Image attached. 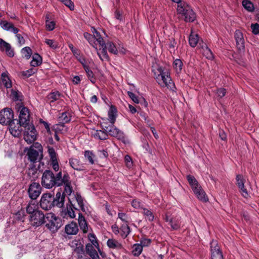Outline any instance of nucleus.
<instances>
[{
    "label": "nucleus",
    "mask_w": 259,
    "mask_h": 259,
    "mask_svg": "<svg viewBox=\"0 0 259 259\" xmlns=\"http://www.w3.org/2000/svg\"><path fill=\"white\" fill-rule=\"evenodd\" d=\"M171 1L178 4L177 12L184 16L185 21L193 22L195 20L196 14L189 5L181 0Z\"/></svg>",
    "instance_id": "f257e3e1"
},
{
    "label": "nucleus",
    "mask_w": 259,
    "mask_h": 259,
    "mask_svg": "<svg viewBox=\"0 0 259 259\" xmlns=\"http://www.w3.org/2000/svg\"><path fill=\"white\" fill-rule=\"evenodd\" d=\"M60 174L54 175L53 172L50 170H46L44 172L41 178V184L42 186L50 189L54 186H59Z\"/></svg>",
    "instance_id": "f03ea898"
},
{
    "label": "nucleus",
    "mask_w": 259,
    "mask_h": 259,
    "mask_svg": "<svg viewBox=\"0 0 259 259\" xmlns=\"http://www.w3.org/2000/svg\"><path fill=\"white\" fill-rule=\"evenodd\" d=\"M45 223L47 228L53 233L56 232L62 225L61 219L53 213L46 215Z\"/></svg>",
    "instance_id": "7ed1b4c3"
},
{
    "label": "nucleus",
    "mask_w": 259,
    "mask_h": 259,
    "mask_svg": "<svg viewBox=\"0 0 259 259\" xmlns=\"http://www.w3.org/2000/svg\"><path fill=\"white\" fill-rule=\"evenodd\" d=\"M92 32L93 35L91 34L85 32L83 34L84 38L89 41L90 44L92 45L94 48L97 49V46L98 44L99 45H103L105 41L103 40L100 32L98 31L95 28H92Z\"/></svg>",
    "instance_id": "20e7f679"
},
{
    "label": "nucleus",
    "mask_w": 259,
    "mask_h": 259,
    "mask_svg": "<svg viewBox=\"0 0 259 259\" xmlns=\"http://www.w3.org/2000/svg\"><path fill=\"white\" fill-rule=\"evenodd\" d=\"M164 69H163V83H164L165 87L172 94L176 93V87L174 82L172 80L170 76V66L169 65L166 64L164 66Z\"/></svg>",
    "instance_id": "39448f33"
},
{
    "label": "nucleus",
    "mask_w": 259,
    "mask_h": 259,
    "mask_svg": "<svg viewBox=\"0 0 259 259\" xmlns=\"http://www.w3.org/2000/svg\"><path fill=\"white\" fill-rule=\"evenodd\" d=\"M24 128V139L29 144L33 143L36 139V131L33 124H28L23 126Z\"/></svg>",
    "instance_id": "423d86ee"
},
{
    "label": "nucleus",
    "mask_w": 259,
    "mask_h": 259,
    "mask_svg": "<svg viewBox=\"0 0 259 259\" xmlns=\"http://www.w3.org/2000/svg\"><path fill=\"white\" fill-rule=\"evenodd\" d=\"M14 119V113L10 108H6L0 111V123L8 125L11 123Z\"/></svg>",
    "instance_id": "0eeeda50"
},
{
    "label": "nucleus",
    "mask_w": 259,
    "mask_h": 259,
    "mask_svg": "<svg viewBox=\"0 0 259 259\" xmlns=\"http://www.w3.org/2000/svg\"><path fill=\"white\" fill-rule=\"evenodd\" d=\"M31 225L34 227H38L44 224L46 215L42 211H36L34 214L29 216Z\"/></svg>",
    "instance_id": "6e6552de"
},
{
    "label": "nucleus",
    "mask_w": 259,
    "mask_h": 259,
    "mask_svg": "<svg viewBox=\"0 0 259 259\" xmlns=\"http://www.w3.org/2000/svg\"><path fill=\"white\" fill-rule=\"evenodd\" d=\"M18 111L19 112V122L23 126L29 124V112L27 108L23 105L17 107Z\"/></svg>",
    "instance_id": "1a4fd4ad"
},
{
    "label": "nucleus",
    "mask_w": 259,
    "mask_h": 259,
    "mask_svg": "<svg viewBox=\"0 0 259 259\" xmlns=\"http://www.w3.org/2000/svg\"><path fill=\"white\" fill-rule=\"evenodd\" d=\"M74 209H77L69 201V202L66 204V207L62 208L60 212V215L64 219H74L75 217Z\"/></svg>",
    "instance_id": "9d476101"
},
{
    "label": "nucleus",
    "mask_w": 259,
    "mask_h": 259,
    "mask_svg": "<svg viewBox=\"0 0 259 259\" xmlns=\"http://www.w3.org/2000/svg\"><path fill=\"white\" fill-rule=\"evenodd\" d=\"M54 196L50 193L44 194L41 196L40 205L44 210H49L53 206Z\"/></svg>",
    "instance_id": "9b49d317"
},
{
    "label": "nucleus",
    "mask_w": 259,
    "mask_h": 259,
    "mask_svg": "<svg viewBox=\"0 0 259 259\" xmlns=\"http://www.w3.org/2000/svg\"><path fill=\"white\" fill-rule=\"evenodd\" d=\"M9 131L11 135L14 137H19L21 135L23 125L17 119H13L10 123Z\"/></svg>",
    "instance_id": "f8f14e48"
},
{
    "label": "nucleus",
    "mask_w": 259,
    "mask_h": 259,
    "mask_svg": "<svg viewBox=\"0 0 259 259\" xmlns=\"http://www.w3.org/2000/svg\"><path fill=\"white\" fill-rule=\"evenodd\" d=\"M211 259H224L222 252L217 240H212L210 243Z\"/></svg>",
    "instance_id": "ddd939ff"
},
{
    "label": "nucleus",
    "mask_w": 259,
    "mask_h": 259,
    "mask_svg": "<svg viewBox=\"0 0 259 259\" xmlns=\"http://www.w3.org/2000/svg\"><path fill=\"white\" fill-rule=\"evenodd\" d=\"M41 188L39 183L34 182L32 183L28 189V193L30 198L33 200L36 199L41 193Z\"/></svg>",
    "instance_id": "4468645a"
},
{
    "label": "nucleus",
    "mask_w": 259,
    "mask_h": 259,
    "mask_svg": "<svg viewBox=\"0 0 259 259\" xmlns=\"http://www.w3.org/2000/svg\"><path fill=\"white\" fill-rule=\"evenodd\" d=\"M166 221L168 223L171 228L174 230H177L180 227V222L179 218L175 215V214L169 215L168 213L166 214Z\"/></svg>",
    "instance_id": "2eb2a0df"
},
{
    "label": "nucleus",
    "mask_w": 259,
    "mask_h": 259,
    "mask_svg": "<svg viewBox=\"0 0 259 259\" xmlns=\"http://www.w3.org/2000/svg\"><path fill=\"white\" fill-rule=\"evenodd\" d=\"M152 72L154 78L159 84H161L162 81V68L157 62L153 63L152 65Z\"/></svg>",
    "instance_id": "dca6fc26"
},
{
    "label": "nucleus",
    "mask_w": 259,
    "mask_h": 259,
    "mask_svg": "<svg viewBox=\"0 0 259 259\" xmlns=\"http://www.w3.org/2000/svg\"><path fill=\"white\" fill-rule=\"evenodd\" d=\"M107 133L111 136L115 137L119 140H123L124 139V133L119 130L118 128L114 126V124H111L109 130L108 131Z\"/></svg>",
    "instance_id": "f3484780"
},
{
    "label": "nucleus",
    "mask_w": 259,
    "mask_h": 259,
    "mask_svg": "<svg viewBox=\"0 0 259 259\" xmlns=\"http://www.w3.org/2000/svg\"><path fill=\"white\" fill-rule=\"evenodd\" d=\"M236 47L239 51H242L244 49V40L242 33L239 30H236L234 35Z\"/></svg>",
    "instance_id": "a211bd4d"
},
{
    "label": "nucleus",
    "mask_w": 259,
    "mask_h": 259,
    "mask_svg": "<svg viewBox=\"0 0 259 259\" xmlns=\"http://www.w3.org/2000/svg\"><path fill=\"white\" fill-rule=\"evenodd\" d=\"M197 198L201 201L207 202L208 200L206 194L200 185L192 189Z\"/></svg>",
    "instance_id": "6ab92c4d"
},
{
    "label": "nucleus",
    "mask_w": 259,
    "mask_h": 259,
    "mask_svg": "<svg viewBox=\"0 0 259 259\" xmlns=\"http://www.w3.org/2000/svg\"><path fill=\"white\" fill-rule=\"evenodd\" d=\"M99 46L101 48L98 49L97 47V49H96V50L97 51V54L99 56L100 59L103 61H109V57L107 52V48L105 42L104 43L103 45Z\"/></svg>",
    "instance_id": "aec40b11"
},
{
    "label": "nucleus",
    "mask_w": 259,
    "mask_h": 259,
    "mask_svg": "<svg viewBox=\"0 0 259 259\" xmlns=\"http://www.w3.org/2000/svg\"><path fill=\"white\" fill-rule=\"evenodd\" d=\"M0 49L5 51L7 55L10 57H12L14 55V51L11 45L2 38H0Z\"/></svg>",
    "instance_id": "412c9836"
},
{
    "label": "nucleus",
    "mask_w": 259,
    "mask_h": 259,
    "mask_svg": "<svg viewBox=\"0 0 259 259\" xmlns=\"http://www.w3.org/2000/svg\"><path fill=\"white\" fill-rule=\"evenodd\" d=\"M0 25L5 30L12 32L14 34H17L19 31V29L15 27L13 23L7 21H2Z\"/></svg>",
    "instance_id": "4be33fe9"
},
{
    "label": "nucleus",
    "mask_w": 259,
    "mask_h": 259,
    "mask_svg": "<svg viewBox=\"0 0 259 259\" xmlns=\"http://www.w3.org/2000/svg\"><path fill=\"white\" fill-rule=\"evenodd\" d=\"M65 195L61 192H58L56 193L55 197H54L53 206H56L58 207L62 208L64 204Z\"/></svg>",
    "instance_id": "5701e85b"
},
{
    "label": "nucleus",
    "mask_w": 259,
    "mask_h": 259,
    "mask_svg": "<svg viewBox=\"0 0 259 259\" xmlns=\"http://www.w3.org/2000/svg\"><path fill=\"white\" fill-rule=\"evenodd\" d=\"M237 184L240 189V192L241 195L245 198H247L248 196L247 190L244 187V180L241 176L238 175L236 177Z\"/></svg>",
    "instance_id": "b1692460"
},
{
    "label": "nucleus",
    "mask_w": 259,
    "mask_h": 259,
    "mask_svg": "<svg viewBox=\"0 0 259 259\" xmlns=\"http://www.w3.org/2000/svg\"><path fill=\"white\" fill-rule=\"evenodd\" d=\"M95 247L93 244L90 243L87 244L85 246L86 253L90 256V258L98 259L100 257Z\"/></svg>",
    "instance_id": "393cba45"
},
{
    "label": "nucleus",
    "mask_w": 259,
    "mask_h": 259,
    "mask_svg": "<svg viewBox=\"0 0 259 259\" xmlns=\"http://www.w3.org/2000/svg\"><path fill=\"white\" fill-rule=\"evenodd\" d=\"M11 97L12 99L16 102H18L17 107L23 105L22 100L23 99L22 93L18 90H12L11 92Z\"/></svg>",
    "instance_id": "a878e982"
},
{
    "label": "nucleus",
    "mask_w": 259,
    "mask_h": 259,
    "mask_svg": "<svg viewBox=\"0 0 259 259\" xmlns=\"http://www.w3.org/2000/svg\"><path fill=\"white\" fill-rule=\"evenodd\" d=\"M70 165L75 170L82 171L84 169L83 164L77 158H71L69 159Z\"/></svg>",
    "instance_id": "bb28decb"
},
{
    "label": "nucleus",
    "mask_w": 259,
    "mask_h": 259,
    "mask_svg": "<svg viewBox=\"0 0 259 259\" xmlns=\"http://www.w3.org/2000/svg\"><path fill=\"white\" fill-rule=\"evenodd\" d=\"M65 229L66 233L69 235L76 234L78 231L77 224L74 222H71L70 224L67 225Z\"/></svg>",
    "instance_id": "cd10ccee"
},
{
    "label": "nucleus",
    "mask_w": 259,
    "mask_h": 259,
    "mask_svg": "<svg viewBox=\"0 0 259 259\" xmlns=\"http://www.w3.org/2000/svg\"><path fill=\"white\" fill-rule=\"evenodd\" d=\"M189 41L190 45L193 48L195 47L198 43L199 44V45H201L198 35L197 34H195L193 31L191 32V33L190 35Z\"/></svg>",
    "instance_id": "c85d7f7f"
},
{
    "label": "nucleus",
    "mask_w": 259,
    "mask_h": 259,
    "mask_svg": "<svg viewBox=\"0 0 259 259\" xmlns=\"http://www.w3.org/2000/svg\"><path fill=\"white\" fill-rule=\"evenodd\" d=\"M202 49V53L203 55L208 59L211 60L213 58V55L210 49L205 44L202 43L201 45Z\"/></svg>",
    "instance_id": "c756f323"
},
{
    "label": "nucleus",
    "mask_w": 259,
    "mask_h": 259,
    "mask_svg": "<svg viewBox=\"0 0 259 259\" xmlns=\"http://www.w3.org/2000/svg\"><path fill=\"white\" fill-rule=\"evenodd\" d=\"M78 223L80 229L82 230L83 233H86L88 231V227L84 217L80 213L78 214Z\"/></svg>",
    "instance_id": "7c9ffc66"
},
{
    "label": "nucleus",
    "mask_w": 259,
    "mask_h": 259,
    "mask_svg": "<svg viewBox=\"0 0 259 259\" xmlns=\"http://www.w3.org/2000/svg\"><path fill=\"white\" fill-rule=\"evenodd\" d=\"M28 159L32 162H35L38 159V152L33 149L30 148L27 154Z\"/></svg>",
    "instance_id": "2f4dec72"
},
{
    "label": "nucleus",
    "mask_w": 259,
    "mask_h": 259,
    "mask_svg": "<svg viewBox=\"0 0 259 259\" xmlns=\"http://www.w3.org/2000/svg\"><path fill=\"white\" fill-rule=\"evenodd\" d=\"M116 112L117 110L116 108L113 106H111L108 112V117L110 123L113 125L114 124L116 118Z\"/></svg>",
    "instance_id": "473e14b6"
},
{
    "label": "nucleus",
    "mask_w": 259,
    "mask_h": 259,
    "mask_svg": "<svg viewBox=\"0 0 259 259\" xmlns=\"http://www.w3.org/2000/svg\"><path fill=\"white\" fill-rule=\"evenodd\" d=\"M28 176L31 181H35L38 177L37 169L34 166H32L28 169Z\"/></svg>",
    "instance_id": "72a5a7b5"
},
{
    "label": "nucleus",
    "mask_w": 259,
    "mask_h": 259,
    "mask_svg": "<svg viewBox=\"0 0 259 259\" xmlns=\"http://www.w3.org/2000/svg\"><path fill=\"white\" fill-rule=\"evenodd\" d=\"M36 211H39L37 209V204L32 201L29 202L26 207V212L27 213H28L29 215H31V214H34Z\"/></svg>",
    "instance_id": "f704fd0d"
},
{
    "label": "nucleus",
    "mask_w": 259,
    "mask_h": 259,
    "mask_svg": "<svg viewBox=\"0 0 259 259\" xmlns=\"http://www.w3.org/2000/svg\"><path fill=\"white\" fill-rule=\"evenodd\" d=\"M42 62V58L38 54H34L30 62L31 66L36 67L40 65Z\"/></svg>",
    "instance_id": "c9c22d12"
},
{
    "label": "nucleus",
    "mask_w": 259,
    "mask_h": 259,
    "mask_svg": "<svg viewBox=\"0 0 259 259\" xmlns=\"http://www.w3.org/2000/svg\"><path fill=\"white\" fill-rule=\"evenodd\" d=\"M94 137L102 140H104L108 139V134L107 132L102 130H97L94 134Z\"/></svg>",
    "instance_id": "e433bc0d"
},
{
    "label": "nucleus",
    "mask_w": 259,
    "mask_h": 259,
    "mask_svg": "<svg viewBox=\"0 0 259 259\" xmlns=\"http://www.w3.org/2000/svg\"><path fill=\"white\" fill-rule=\"evenodd\" d=\"M107 243L108 246L111 248L120 249L122 248L121 244L115 239H109Z\"/></svg>",
    "instance_id": "4c0bfd02"
},
{
    "label": "nucleus",
    "mask_w": 259,
    "mask_h": 259,
    "mask_svg": "<svg viewBox=\"0 0 259 259\" xmlns=\"http://www.w3.org/2000/svg\"><path fill=\"white\" fill-rule=\"evenodd\" d=\"M60 97V94L59 92L56 91L50 93L47 96V100L51 104L59 99Z\"/></svg>",
    "instance_id": "58836bf2"
},
{
    "label": "nucleus",
    "mask_w": 259,
    "mask_h": 259,
    "mask_svg": "<svg viewBox=\"0 0 259 259\" xmlns=\"http://www.w3.org/2000/svg\"><path fill=\"white\" fill-rule=\"evenodd\" d=\"M71 120V117L69 114L67 112H63L59 117V120L60 123L64 124L66 123L69 122Z\"/></svg>",
    "instance_id": "ea45409f"
},
{
    "label": "nucleus",
    "mask_w": 259,
    "mask_h": 259,
    "mask_svg": "<svg viewBox=\"0 0 259 259\" xmlns=\"http://www.w3.org/2000/svg\"><path fill=\"white\" fill-rule=\"evenodd\" d=\"M57 174H60V176L59 177V180H60V182L59 183V186L62 185L63 184H64V185L70 184V177L68 174H65L63 177L62 176V172L61 171L58 172Z\"/></svg>",
    "instance_id": "a19ab883"
},
{
    "label": "nucleus",
    "mask_w": 259,
    "mask_h": 259,
    "mask_svg": "<svg viewBox=\"0 0 259 259\" xmlns=\"http://www.w3.org/2000/svg\"><path fill=\"white\" fill-rule=\"evenodd\" d=\"M85 159L88 160L91 164H93L95 163V155L91 151H85L84 154Z\"/></svg>",
    "instance_id": "79ce46f5"
},
{
    "label": "nucleus",
    "mask_w": 259,
    "mask_h": 259,
    "mask_svg": "<svg viewBox=\"0 0 259 259\" xmlns=\"http://www.w3.org/2000/svg\"><path fill=\"white\" fill-rule=\"evenodd\" d=\"M132 253L134 256H138L143 250L142 245L140 244H135L132 247Z\"/></svg>",
    "instance_id": "37998d69"
},
{
    "label": "nucleus",
    "mask_w": 259,
    "mask_h": 259,
    "mask_svg": "<svg viewBox=\"0 0 259 259\" xmlns=\"http://www.w3.org/2000/svg\"><path fill=\"white\" fill-rule=\"evenodd\" d=\"M49 15H47L46 16V27L47 30L52 31L55 26V23L53 21H50Z\"/></svg>",
    "instance_id": "c03bdc74"
},
{
    "label": "nucleus",
    "mask_w": 259,
    "mask_h": 259,
    "mask_svg": "<svg viewBox=\"0 0 259 259\" xmlns=\"http://www.w3.org/2000/svg\"><path fill=\"white\" fill-rule=\"evenodd\" d=\"M106 48L108 49L109 52L115 55L118 54L117 49L114 43L111 41H108L106 43Z\"/></svg>",
    "instance_id": "a18cd8bd"
},
{
    "label": "nucleus",
    "mask_w": 259,
    "mask_h": 259,
    "mask_svg": "<svg viewBox=\"0 0 259 259\" xmlns=\"http://www.w3.org/2000/svg\"><path fill=\"white\" fill-rule=\"evenodd\" d=\"M2 81L3 83L7 88H10L12 87L11 82L6 73H2Z\"/></svg>",
    "instance_id": "49530a36"
},
{
    "label": "nucleus",
    "mask_w": 259,
    "mask_h": 259,
    "mask_svg": "<svg viewBox=\"0 0 259 259\" xmlns=\"http://www.w3.org/2000/svg\"><path fill=\"white\" fill-rule=\"evenodd\" d=\"M187 178L192 189L200 185L194 177L191 175H188L187 176Z\"/></svg>",
    "instance_id": "de8ad7c7"
},
{
    "label": "nucleus",
    "mask_w": 259,
    "mask_h": 259,
    "mask_svg": "<svg viewBox=\"0 0 259 259\" xmlns=\"http://www.w3.org/2000/svg\"><path fill=\"white\" fill-rule=\"evenodd\" d=\"M183 64L180 59H177L174 62V67L177 73L181 72L183 68Z\"/></svg>",
    "instance_id": "09e8293b"
},
{
    "label": "nucleus",
    "mask_w": 259,
    "mask_h": 259,
    "mask_svg": "<svg viewBox=\"0 0 259 259\" xmlns=\"http://www.w3.org/2000/svg\"><path fill=\"white\" fill-rule=\"evenodd\" d=\"M242 4L244 9L248 11L252 12L254 10L253 5L251 2L248 0H244L242 1Z\"/></svg>",
    "instance_id": "8fccbe9b"
},
{
    "label": "nucleus",
    "mask_w": 259,
    "mask_h": 259,
    "mask_svg": "<svg viewBox=\"0 0 259 259\" xmlns=\"http://www.w3.org/2000/svg\"><path fill=\"white\" fill-rule=\"evenodd\" d=\"M142 210V213L145 215L146 219L149 221H152L154 219V215L152 212L145 208H143Z\"/></svg>",
    "instance_id": "3c124183"
},
{
    "label": "nucleus",
    "mask_w": 259,
    "mask_h": 259,
    "mask_svg": "<svg viewBox=\"0 0 259 259\" xmlns=\"http://www.w3.org/2000/svg\"><path fill=\"white\" fill-rule=\"evenodd\" d=\"M54 130L55 132L64 133L67 131V127L63 124L59 123L54 125Z\"/></svg>",
    "instance_id": "603ef678"
},
{
    "label": "nucleus",
    "mask_w": 259,
    "mask_h": 259,
    "mask_svg": "<svg viewBox=\"0 0 259 259\" xmlns=\"http://www.w3.org/2000/svg\"><path fill=\"white\" fill-rule=\"evenodd\" d=\"M21 53L27 59H29L32 55V51L28 47L23 48L21 50Z\"/></svg>",
    "instance_id": "864d4df0"
},
{
    "label": "nucleus",
    "mask_w": 259,
    "mask_h": 259,
    "mask_svg": "<svg viewBox=\"0 0 259 259\" xmlns=\"http://www.w3.org/2000/svg\"><path fill=\"white\" fill-rule=\"evenodd\" d=\"M76 201L82 211H85V208L84 207L83 200L80 194H76Z\"/></svg>",
    "instance_id": "5fc2aeb1"
},
{
    "label": "nucleus",
    "mask_w": 259,
    "mask_h": 259,
    "mask_svg": "<svg viewBox=\"0 0 259 259\" xmlns=\"http://www.w3.org/2000/svg\"><path fill=\"white\" fill-rule=\"evenodd\" d=\"M45 42L53 49L55 50L59 47L58 44L53 39H46Z\"/></svg>",
    "instance_id": "6e6d98bb"
},
{
    "label": "nucleus",
    "mask_w": 259,
    "mask_h": 259,
    "mask_svg": "<svg viewBox=\"0 0 259 259\" xmlns=\"http://www.w3.org/2000/svg\"><path fill=\"white\" fill-rule=\"evenodd\" d=\"M120 230L123 233L122 235H124V237H126L130 233V229L127 223H125L123 224L120 228Z\"/></svg>",
    "instance_id": "4d7b16f0"
},
{
    "label": "nucleus",
    "mask_w": 259,
    "mask_h": 259,
    "mask_svg": "<svg viewBox=\"0 0 259 259\" xmlns=\"http://www.w3.org/2000/svg\"><path fill=\"white\" fill-rule=\"evenodd\" d=\"M84 69L87 74L89 78L92 82H95V78L94 76V73L92 70H91L89 67L87 66H84Z\"/></svg>",
    "instance_id": "13d9d810"
},
{
    "label": "nucleus",
    "mask_w": 259,
    "mask_h": 259,
    "mask_svg": "<svg viewBox=\"0 0 259 259\" xmlns=\"http://www.w3.org/2000/svg\"><path fill=\"white\" fill-rule=\"evenodd\" d=\"M118 218L125 223H128L131 221L130 218L125 213L119 212L118 214Z\"/></svg>",
    "instance_id": "bf43d9fd"
},
{
    "label": "nucleus",
    "mask_w": 259,
    "mask_h": 259,
    "mask_svg": "<svg viewBox=\"0 0 259 259\" xmlns=\"http://www.w3.org/2000/svg\"><path fill=\"white\" fill-rule=\"evenodd\" d=\"M48 151L52 161H55L57 159V156L55 149L53 147H48Z\"/></svg>",
    "instance_id": "052dcab7"
},
{
    "label": "nucleus",
    "mask_w": 259,
    "mask_h": 259,
    "mask_svg": "<svg viewBox=\"0 0 259 259\" xmlns=\"http://www.w3.org/2000/svg\"><path fill=\"white\" fill-rule=\"evenodd\" d=\"M36 70L34 68H30L26 71H23L21 72V74L26 77H28L30 76L31 75L33 74Z\"/></svg>",
    "instance_id": "680f3d73"
},
{
    "label": "nucleus",
    "mask_w": 259,
    "mask_h": 259,
    "mask_svg": "<svg viewBox=\"0 0 259 259\" xmlns=\"http://www.w3.org/2000/svg\"><path fill=\"white\" fill-rule=\"evenodd\" d=\"M63 4H64L66 7H68L70 10H74V6L73 3L71 0H59Z\"/></svg>",
    "instance_id": "e2e57ef3"
},
{
    "label": "nucleus",
    "mask_w": 259,
    "mask_h": 259,
    "mask_svg": "<svg viewBox=\"0 0 259 259\" xmlns=\"http://www.w3.org/2000/svg\"><path fill=\"white\" fill-rule=\"evenodd\" d=\"M72 192V189L71 187V183L69 184H65L64 187V190L62 194L64 195H70Z\"/></svg>",
    "instance_id": "0e129e2a"
},
{
    "label": "nucleus",
    "mask_w": 259,
    "mask_h": 259,
    "mask_svg": "<svg viewBox=\"0 0 259 259\" xmlns=\"http://www.w3.org/2000/svg\"><path fill=\"white\" fill-rule=\"evenodd\" d=\"M251 28L253 34H259V24L257 23L252 24L251 25Z\"/></svg>",
    "instance_id": "69168bd1"
},
{
    "label": "nucleus",
    "mask_w": 259,
    "mask_h": 259,
    "mask_svg": "<svg viewBox=\"0 0 259 259\" xmlns=\"http://www.w3.org/2000/svg\"><path fill=\"white\" fill-rule=\"evenodd\" d=\"M132 205L135 208L143 209L142 204L137 200H134L132 202Z\"/></svg>",
    "instance_id": "338daca9"
},
{
    "label": "nucleus",
    "mask_w": 259,
    "mask_h": 259,
    "mask_svg": "<svg viewBox=\"0 0 259 259\" xmlns=\"http://www.w3.org/2000/svg\"><path fill=\"white\" fill-rule=\"evenodd\" d=\"M124 160H125L126 165L128 167L130 168L132 166L133 163L132 161V158L130 156L126 155L124 158Z\"/></svg>",
    "instance_id": "774afa93"
}]
</instances>
